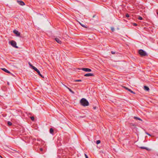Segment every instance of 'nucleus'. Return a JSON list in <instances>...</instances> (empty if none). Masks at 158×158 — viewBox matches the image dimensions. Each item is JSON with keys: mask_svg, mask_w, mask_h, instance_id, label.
Listing matches in <instances>:
<instances>
[{"mask_svg": "<svg viewBox=\"0 0 158 158\" xmlns=\"http://www.w3.org/2000/svg\"><path fill=\"white\" fill-rule=\"evenodd\" d=\"M81 104L84 106H87L89 105L88 102L84 98H82L80 101Z\"/></svg>", "mask_w": 158, "mask_h": 158, "instance_id": "nucleus-1", "label": "nucleus"}, {"mask_svg": "<svg viewBox=\"0 0 158 158\" xmlns=\"http://www.w3.org/2000/svg\"><path fill=\"white\" fill-rule=\"evenodd\" d=\"M139 54L142 56H147L148 54L146 52L142 49H140L139 51Z\"/></svg>", "mask_w": 158, "mask_h": 158, "instance_id": "nucleus-2", "label": "nucleus"}, {"mask_svg": "<svg viewBox=\"0 0 158 158\" xmlns=\"http://www.w3.org/2000/svg\"><path fill=\"white\" fill-rule=\"evenodd\" d=\"M10 44L13 47L16 48H18V47L16 46V43L14 40H11L9 42Z\"/></svg>", "mask_w": 158, "mask_h": 158, "instance_id": "nucleus-3", "label": "nucleus"}, {"mask_svg": "<svg viewBox=\"0 0 158 158\" xmlns=\"http://www.w3.org/2000/svg\"><path fill=\"white\" fill-rule=\"evenodd\" d=\"M33 69L36 71L38 74L39 75H40V77H41L42 78H44V77L42 76L40 71L38 70L35 67V66H33Z\"/></svg>", "mask_w": 158, "mask_h": 158, "instance_id": "nucleus-4", "label": "nucleus"}, {"mask_svg": "<svg viewBox=\"0 0 158 158\" xmlns=\"http://www.w3.org/2000/svg\"><path fill=\"white\" fill-rule=\"evenodd\" d=\"M13 33H14L17 36H19L20 35V33L16 30H15L13 31Z\"/></svg>", "mask_w": 158, "mask_h": 158, "instance_id": "nucleus-5", "label": "nucleus"}, {"mask_svg": "<svg viewBox=\"0 0 158 158\" xmlns=\"http://www.w3.org/2000/svg\"><path fill=\"white\" fill-rule=\"evenodd\" d=\"M81 69L85 72H91V70L89 68H83Z\"/></svg>", "mask_w": 158, "mask_h": 158, "instance_id": "nucleus-6", "label": "nucleus"}, {"mask_svg": "<svg viewBox=\"0 0 158 158\" xmlns=\"http://www.w3.org/2000/svg\"><path fill=\"white\" fill-rule=\"evenodd\" d=\"M18 3L20 5L23 6L25 5V3L22 1H19L18 0L17 1Z\"/></svg>", "mask_w": 158, "mask_h": 158, "instance_id": "nucleus-7", "label": "nucleus"}, {"mask_svg": "<svg viewBox=\"0 0 158 158\" xmlns=\"http://www.w3.org/2000/svg\"><path fill=\"white\" fill-rule=\"evenodd\" d=\"M1 69L6 73L10 74L11 75H13L8 70H7V69L5 68H2Z\"/></svg>", "mask_w": 158, "mask_h": 158, "instance_id": "nucleus-8", "label": "nucleus"}, {"mask_svg": "<svg viewBox=\"0 0 158 158\" xmlns=\"http://www.w3.org/2000/svg\"><path fill=\"white\" fill-rule=\"evenodd\" d=\"M55 40L59 44H61L62 43L61 41L58 38H55Z\"/></svg>", "mask_w": 158, "mask_h": 158, "instance_id": "nucleus-9", "label": "nucleus"}, {"mask_svg": "<svg viewBox=\"0 0 158 158\" xmlns=\"http://www.w3.org/2000/svg\"><path fill=\"white\" fill-rule=\"evenodd\" d=\"M84 76L85 77L94 76V75L93 73H89L85 74L84 75Z\"/></svg>", "mask_w": 158, "mask_h": 158, "instance_id": "nucleus-10", "label": "nucleus"}, {"mask_svg": "<svg viewBox=\"0 0 158 158\" xmlns=\"http://www.w3.org/2000/svg\"><path fill=\"white\" fill-rule=\"evenodd\" d=\"M124 88H125L127 90H128L131 93H132L133 94H135V93L133 91H132L131 90V89H129L128 88H127L125 86H124Z\"/></svg>", "mask_w": 158, "mask_h": 158, "instance_id": "nucleus-11", "label": "nucleus"}, {"mask_svg": "<svg viewBox=\"0 0 158 158\" xmlns=\"http://www.w3.org/2000/svg\"><path fill=\"white\" fill-rule=\"evenodd\" d=\"M64 85L65 87H66L69 90V91L71 92L72 93V94H74V92L73 91H72L71 89H70V88H68V87H67L65 85Z\"/></svg>", "mask_w": 158, "mask_h": 158, "instance_id": "nucleus-12", "label": "nucleus"}, {"mask_svg": "<svg viewBox=\"0 0 158 158\" xmlns=\"http://www.w3.org/2000/svg\"><path fill=\"white\" fill-rule=\"evenodd\" d=\"M144 89L145 90L148 91L149 90V88L147 86H144Z\"/></svg>", "mask_w": 158, "mask_h": 158, "instance_id": "nucleus-13", "label": "nucleus"}, {"mask_svg": "<svg viewBox=\"0 0 158 158\" xmlns=\"http://www.w3.org/2000/svg\"><path fill=\"white\" fill-rule=\"evenodd\" d=\"M134 118L135 119H137V120H138L140 121H142V120L141 118H139L137 117H135V116L134 117Z\"/></svg>", "mask_w": 158, "mask_h": 158, "instance_id": "nucleus-14", "label": "nucleus"}, {"mask_svg": "<svg viewBox=\"0 0 158 158\" xmlns=\"http://www.w3.org/2000/svg\"><path fill=\"white\" fill-rule=\"evenodd\" d=\"M79 23L82 27H83L84 28H87V27L86 26L82 24L81 23Z\"/></svg>", "mask_w": 158, "mask_h": 158, "instance_id": "nucleus-15", "label": "nucleus"}, {"mask_svg": "<svg viewBox=\"0 0 158 158\" xmlns=\"http://www.w3.org/2000/svg\"><path fill=\"white\" fill-rule=\"evenodd\" d=\"M53 129L52 128H51L50 129V132L51 134H52L53 132Z\"/></svg>", "mask_w": 158, "mask_h": 158, "instance_id": "nucleus-16", "label": "nucleus"}, {"mask_svg": "<svg viewBox=\"0 0 158 158\" xmlns=\"http://www.w3.org/2000/svg\"><path fill=\"white\" fill-rule=\"evenodd\" d=\"M139 148H140L141 149H146L147 150H148V148H147L145 147H140Z\"/></svg>", "mask_w": 158, "mask_h": 158, "instance_id": "nucleus-17", "label": "nucleus"}, {"mask_svg": "<svg viewBox=\"0 0 158 158\" xmlns=\"http://www.w3.org/2000/svg\"><path fill=\"white\" fill-rule=\"evenodd\" d=\"M7 124L9 126H11L12 125V123L10 121H8L7 122Z\"/></svg>", "mask_w": 158, "mask_h": 158, "instance_id": "nucleus-18", "label": "nucleus"}, {"mask_svg": "<svg viewBox=\"0 0 158 158\" xmlns=\"http://www.w3.org/2000/svg\"><path fill=\"white\" fill-rule=\"evenodd\" d=\"M100 142H101L100 140H97L96 141V143L97 144H98L100 143Z\"/></svg>", "mask_w": 158, "mask_h": 158, "instance_id": "nucleus-19", "label": "nucleus"}, {"mask_svg": "<svg viewBox=\"0 0 158 158\" xmlns=\"http://www.w3.org/2000/svg\"><path fill=\"white\" fill-rule=\"evenodd\" d=\"M31 119L32 121H34V118L33 116L31 117Z\"/></svg>", "mask_w": 158, "mask_h": 158, "instance_id": "nucleus-20", "label": "nucleus"}, {"mask_svg": "<svg viewBox=\"0 0 158 158\" xmlns=\"http://www.w3.org/2000/svg\"><path fill=\"white\" fill-rule=\"evenodd\" d=\"M81 80H75V82H80L81 81Z\"/></svg>", "mask_w": 158, "mask_h": 158, "instance_id": "nucleus-21", "label": "nucleus"}, {"mask_svg": "<svg viewBox=\"0 0 158 158\" xmlns=\"http://www.w3.org/2000/svg\"><path fill=\"white\" fill-rule=\"evenodd\" d=\"M138 19L139 20H142L143 18H142V17L139 16V17L138 18Z\"/></svg>", "mask_w": 158, "mask_h": 158, "instance_id": "nucleus-22", "label": "nucleus"}, {"mask_svg": "<svg viewBox=\"0 0 158 158\" xmlns=\"http://www.w3.org/2000/svg\"><path fill=\"white\" fill-rule=\"evenodd\" d=\"M29 65L31 66L32 68L33 69V66H34L33 65H32L30 62H29Z\"/></svg>", "mask_w": 158, "mask_h": 158, "instance_id": "nucleus-23", "label": "nucleus"}, {"mask_svg": "<svg viewBox=\"0 0 158 158\" xmlns=\"http://www.w3.org/2000/svg\"><path fill=\"white\" fill-rule=\"evenodd\" d=\"M126 16L127 17H129V15L128 14H127L126 15Z\"/></svg>", "mask_w": 158, "mask_h": 158, "instance_id": "nucleus-24", "label": "nucleus"}, {"mask_svg": "<svg viewBox=\"0 0 158 158\" xmlns=\"http://www.w3.org/2000/svg\"><path fill=\"white\" fill-rule=\"evenodd\" d=\"M111 30H112V31H114V28H113V27H112V28H111Z\"/></svg>", "mask_w": 158, "mask_h": 158, "instance_id": "nucleus-25", "label": "nucleus"}, {"mask_svg": "<svg viewBox=\"0 0 158 158\" xmlns=\"http://www.w3.org/2000/svg\"><path fill=\"white\" fill-rule=\"evenodd\" d=\"M111 53L112 54H115V52H113V51H111Z\"/></svg>", "mask_w": 158, "mask_h": 158, "instance_id": "nucleus-26", "label": "nucleus"}, {"mask_svg": "<svg viewBox=\"0 0 158 158\" xmlns=\"http://www.w3.org/2000/svg\"><path fill=\"white\" fill-rule=\"evenodd\" d=\"M133 25H134V26H136L137 25V24L136 23H134L133 24Z\"/></svg>", "mask_w": 158, "mask_h": 158, "instance_id": "nucleus-27", "label": "nucleus"}, {"mask_svg": "<svg viewBox=\"0 0 158 158\" xmlns=\"http://www.w3.org/2000/svg\"><path fill=\"white\" fill-rule=\"evenodd\" d=\"M85 157L86 158H88V156L86 154H85Z\"/></svg>", "mask_w": 158, "mask_h": 158, "instance_id": "nucleus-28", "label": "nucleus"}, {"mask_svg": "<svg viewBox=\"0 0 158 158\" xmlns=\"http://www.w3.org/2000/svg\"><path fill=\"white\" fill-rule=\"evenodd\" d=\"M40 150L41 151H42L43 150V148H40Z\"/></svg>", "mask_w": 158, "mask_h": 158, "instance_id": "nucleus-29", "label": "nucleus"}, {"mask_svg": "<svg viewBox=\"0 0 158 158\" xmlns=\"http://www.w3.org/2000/svg\"><path fill=\"white\" fill-rule=\"evenodd\" d=\"M146 133L148 135L151 136V135L149 134L148 133Z\"/></svg>", "mask_w": 158, "mask_h": 158, "instance_id": "nucleus-30", "label": "nucleus"}, {"mask_svg": "<svg viewBox=\"0 0 158 158\" xmlns=\"http://www.w3.org/2000/svg\"><path fill=\"white\" fill-rule=\"evenodd\" d=\"M96 107H93V109H94V110H95V109H96Z\"/></svg>", "mask_w": 158, "mask_h": 158, "instance_id": "nucleus-31", "label": "nucleus"}, {"mask_svg": "<svg viewBox=\"0 0 158 158\" xmlns=\"http://www.w3.org/2000/svg\"><path fill=\"white\" fill-rule=\"evenodd\" d=\"M0 157L1 158H3L2 157V156L1 155H0Z\"/></svg>", "mask_w": 158, "mask_h": 158, "instance_id": "nucleus-32", "label": "nucleus"}, {"mask_svg": "<svg viewBox=\"0 0 158 158\" xmlns=\"http://www.w3.org/2000/svg\"><path fill=\"white\" fill-rule=\"evenodd\" d=\"M157 14L158 15V12H157Z\"/></svg>", "mask_w": 158, "mask_h": 158, "instance_id": "nucleus-33", "label": "nucleus"}, {"mask_svg": "<svg viewBox=\"0 0 158 158\" xmlns=\"http://www.w3.org/2000/svg\"><path fill=\"white\" fill-rule=\"evenodd\" d=\"M94 17V16H93V17Z\"/></svg>", "mask_w": 158, "mask_h": 158, "instance_id": "nucleus-34", "label": "nucleus"}]
</instances>
